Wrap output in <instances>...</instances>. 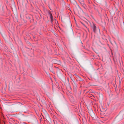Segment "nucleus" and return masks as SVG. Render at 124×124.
<instances>
[{
    "label": "nucleus",
    "instance_id": "obj_1",
    "mask_svg": "<svg viewBox=\"0 0 124 124\" xmlns=\"http://www.w3.org/2000/svg\"><path fill=\"white\" fill-rule=\"evenodd\" d=\"M92 28L93 29V32H95L96 31V27L94 24L93 23V25L92 26Z\"/></svg>",
    "mask_w": 124,
    "mask_h": 124
},
{
    "label": "nucleus",
    "instance_id": "obj_2",
    "mask_svg": "<svg viewBox=\"0 0 124 124\" xmlns=\"http://www.w3.org/2000/svg\"><path fill=\"white\" fill-rule=\"evenodd\" d=\"M49 14L50 15V19H51V23H52L53 20V17L52 16V15L50 12H49Z\"/></svg>",
    "mask_w": 124,
    "mask_h": 124
},
{
    "label": "nucleus",
    "instance_id": "obj_3",
    "mask_svg": "<svg viewBox=\"0 0 124 124\" xmlns=\"http://www.w3.org/2000/svg\"><path fill=\"white\" fill-rule=\"evenodd\" d=\"M75 75V77H76V78H78L79 79L80 81H82V79L78 75L76 74Z\"/></svg>",
    "mask_w": 124,
    "mask_h": 124
},
{
    "label": "nucleus",
    "instance_id": "obj_4",
    "mask_svg": "<svg viewBox=\"0 0 124 124\" xmlns=\"http://www.w3.org/2000/svg\"><path fill=\"white\" fill-rule=\"evenodd\" d=\"M80 2L81 3L83 4L84 2V0H79Z\"/></svg>",
    "mask_w": 124,
    "mask_h": 124
},
{
    "label": "nucleus",
    "instance_id": "obj_5",
    "mask_svg": "<svg viewBox=\"0 0 124 124\" xmlns=\"http://www.w3.org/2000/svg\"><path fill=\"white\" fill-rule=\"evenodd\" d=\"M81 23L84 26H85L87 29V30H88V31H89V29L88 28H87V27L86 26L84 23H82L81 22Z\"/></svg>",
    "mask_w": 124,
    "mask_h": 124
},
{
    "label": "nucleus",
    "instance_id": "obj_6",
    "mask_svg": "<svg viewBox=\"0 0 124 124\" xmlns=\"http://www.w3.org/2000/svg\"><path fill=\"white\" fill-rule=\"evenodd\" d=\"M87 0L88 1V3L89 4H90V2L89 0Z\"/></svg>",
    "mask_w": 124,
    "mask_h": 124
},
{
    "label": "nucleus",
    "instance_id": "obj_7",
    "mask_svg": "<svg viewBox=\"0 0 124 124\" xmlns=\"http://www.w3.org/2000/svg\"><path fill=\"white\" fill-rule=\"evenodd\" d=\"M120 83H121V81H120Z\"/></svg>",
    "mask_w": 124,
    "mask_h": 124
}]
</instances>
